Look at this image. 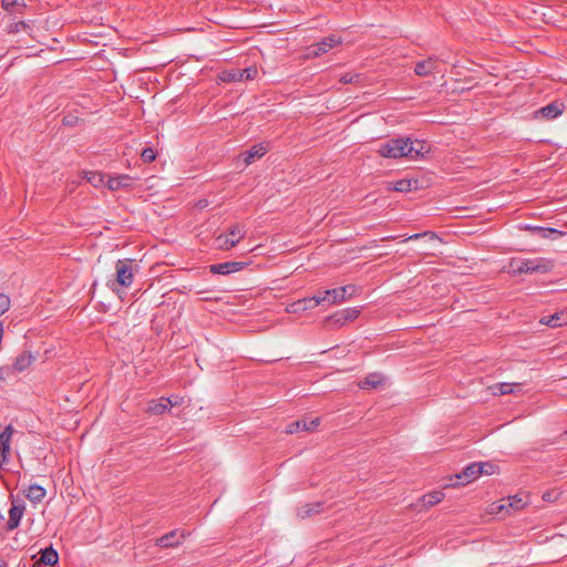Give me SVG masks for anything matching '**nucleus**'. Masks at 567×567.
Listing matches in <instances>:
<instances>
[{"instance_id": "nucleus-1", "label": "nucleus", "mask_w": 567, "mask_h": 567, "mask_svg": "<svg viewBox=\"0 0 567 567\" xmlns=\"http://www.w3.org/2000/svg\"><path fill=\"white\" fill-rule=\"evenodd\" d=\"M375 152L384 158L399 159L405 157L415 159L422 156L426 150L423 141L396 137L379 144Z\"/></svg>"}, {"instance_id": "nucleus-2", "label": "nucleus", "mask_w": 567, "mask_h": 567, "mask_svg": "<svg viewBox=\"0 0 567 567\" xmlns=\"http://www.w3.org/2000/svg\"><path fill=\"white\" fill-rule=\"evenodd\" d=\"M509 271L513 275L546 274L551 270L553 262L546 258L520 259L513 258L509 261Z\"/></svg>"}, {"instance_id": "nucleus-3", "label": "nucleus", "mask_w": 567, "mask_h": 567, "mask_svg": "<svg viewBox=\"0 0 567 567\" xmlns=\"http://www.w3.org/2000/svg\"><path fill=\"white\" fill-rule=\"evenodd\" d=\"M246 235L243 226L233 225L227 233L219 235L216 238V247L221 250H230L235 247Z\"/></svg>"}, {"instance_id": "nucleus-4", "label": "nucleus", "mask_w": 567, "mask_h": 567, "mask_svg": "<svg viewBox=\"0 0 567 567\" xmlns=\"http://www.w3.org/2000/svg\"><path fill=\"white\" fill-rule=\"evenodd\" d=\"M357 292L354 285H347L339 288L328 289L319 292V301H328L330 303H339L348 300Z\"/></svg>"}, {"instance_id": "nucleus-5", "label": "nucleus", "mask_w": 567, "mask_h": 567, "mask_svg": "<svg viewBox=\"0 0 567 567\" xmlns=\"http://www.w3.org/2000/svg\"><path fill=\"white\" fill-rule=\"evenodd\" d=\"M34 357L29 351H23L17 355L11 367L0 368V379L9 377L10 373H20L27 370L32 362Z\"/></svg>"}, {"instance_id": "nucleus-6", "label": "nucleus", "mask_w": 567, "mask_h": 567, "mask_svg": "<svg viewBox=\"0 0 567 567\" xmlns=\"http://www.w3.org/2000/svg\"><path fill=\"white\" fill-rule=\"evenodd\" d=\"M258 71L256 66H248L246 69L225 70L220 73L219 79L223 82H241L244 80H252L256 78Z\"/></svg>"}, {"instance_id": "nucleus-7", "label": "nucleus", "mask_w": 567, "mask_h": 567, "mask_svg": "<svg viewBox=\"0 0 567 567\" xmlns=\"http://www.w3.org/2000/svg\"><path fill=\"white\" fill-rule=\"evenodd\" d=\"M481 475L482 467L480 464L477 462L471 463L462 472L455 475L456 482L453 485H466L477 480Z\"/></svg>"}, {"instance_id": "nucleus-8", "label": "nucleus", "mask_w": 567, "mask_h": 567, "mask_svg": "<svg viewBox=\"0 0 567 567\" xmlns=\"http://www.w3.org/2000/svg\"><path fill=\"white\" fill-rule=\"evenodd\" d=\"M177 404V401L173 402L168 398H161L159 400H152L147 403V408L144 410V414L162 415L169 411V409Z\"/></svg>"}, {"instance_id": "nucleus-9", "label": "nucleus", "mask_w": 567, "mask_h": 567, "mask_svg": "<svg viewBox=\"0 0 567 567\" xmlns=\"http://www.w3.org/2000/svg\"><path fill=\"white\" fill-rule=\"evenodd\" d=\"M248 264L244 261H226L209 266V271L216 275H230L246 268Z\"/></svg>"}, {"instance_id": "nucleus-10", "label": "nucleus", "mask_w": 567, "mask_h": 567, "mask_svg": "<svg viewBox=\"0 0 567 567\" xmlns=\"http://www.w3.org/2000/svg\"><path fill=\"white\" fill-rule=\"evenodd\" d=\"M133 282V272L131 266H128L126 262L118 261L116 264V280L112 284L120 285L122 287H130Z\"/></svg>"}, {"instance_id": "nucleus-11", "label": "nucleus", "mask_w": 567, "mask_h": 567, "mask_svg": "<svg viewBox=\"0 0 567 567\" xmlns=\"http://www.w3.org/2000/svg\"><path fill=\"white\" fill-rule=\"evenodd\" d=\"M185 538V533L179 529L172 530L164 536L156 539L155 546L159 547H175L178 546Z\"/></svg>"}, {"instance_id": "nucleus-12", "label": "nucleus", "mask_w": 567, "mask_h": 567, "mask_svg": "<svg viewBox=\"0 0 567 567\" xmlns=\"http://www.w3.org/2000/svg\"><path fill=\"white\" fill-rule=\"evenodd\" d=\"M25 506L20 502H12L11 507L9 509V519L7 522V528L9 530H13L20 524V520L23 516Z\"/></svg>"}, {"instance_id": "nucleus-13", "label": "nucleus", "mask_w": 567, "mask_h": 567, "mask_svg": "<svg viewBox=\"0 0 567 567\" xmlns=\"http://www.w3.org/2000/svg\"><path fill=\"white\" fill-rule=\"evenodd\" d=\"M414 72L419 76H427L433 73H437L439 63L434 58H429L426 60L420 61L415 64Z\"/></svg>"}, {"instance_id": "nucleus-14", "label": "nucleus", "mask_w": 567, "mask_h": 567, "mask_svg": "<svg viewBox=\"0 0 567 567\" xmlns=\"http://www.w3.org/2000/svg\"><path fill=\"white\" fill-rule=\"evenodd\" d=\"M565 110V104L559 101H554L546 106L539 109L537 111V114H539L542 117L546 120H554L563 114Z\"/></svg>"}, {"instance_id": "nucleus-15", "label": "nucleus", "mask_w": 567, "mask_h": 567, "mask_svg": "<svg viewBox=\"0 0 567 567\" xmlns=\"http://www.w3.org/2000/svg\"><path fill=\"white\" fill-rule=\"evenodd\" d=\"M524 228L540 238L555 239L563 236V231L551 227L526 225Z\"/></svg>"}, {"instance_id": "nucleus-16", "label": "nucleus", "mask_w": 567, "mask_h": 567, "mask_svg": "<svg viewBox=\"0 0 567 567\" xmlns=\"http://www.w3.org/2000/svg\"><path fill=\"white\" fill-rule=\"evenodd\" d=\"M540 323L551 328L567 326V309L543 317Z\"/></svg>"}, {"instance_id": "nucleus-17", "label": "nucleus", "mask_w": 567, "mask_h": 567, "mask_svg": "<svg viewBox=\"0 0 567 567\" xmlns=\"http://www.w3.org/2000/svg\"><path fill=\"white\" fill-rule=\"evenodd\" d=\"M318 425H319V419L318 417L317 419H312L310 421L298 420V421H295V422L290 423L287 426L286 432L289 433V434H292V433L299 432V431H312Z\"/></svg>"}, {"instance_id": "nucleus-18", "label": "nucleus", "mask_w": 567, "mask_h": 567, "mask_svg": "<svg viewBox=\"0 0 567 567\" xmlns=\"http://www.w3.org/2000/svg\"><path fill=\"white\" fill-rule=\"evenodd\" d=\"M322 508H323V503H321V502L305 504L297 508V516L301 519H305V518H308L316 514L321 513Z\"/></svg>"}, {"instance_id": "nucleus-19", "label": "nucleus", "mask_w": 567, "mask_h": 567, "mask_svg": "<svg viewBox=\"0 0 567 567\" xmlns=\"http://www.w3.org/2000/svg\"><path fill=\"white\" fill-rule=\"evenodd\" d=\"M133 184V178L128 175H120L116 177H107L106 186L111 190H118L122 188H128Z\"/></svg>"}, {"instance_id": "nucleus-20", "label": "nucleus", "mask_w": 567, "mask_h": 567, "mask_svg": "<svg viewBox=\"0 0 567 567\" xmlns=\"http://www.w3.org/2000/svg\"><path fill=\"white\" fill-rule=\"evenodd\" d=\"M338 43H340V40L338 38L327 37L321 42H318L311 47V53L316 56L321 55L326 53L329 49L336 47Z\"/></svg>"}, {"instance_id": "nucleus-21", "label": "nucleus", "mask_w": 567, "mask_h": 567, "mask_svg": "<svg viewBox=\"0 0 567 567\" xmlns=\"http://www.w3.org/2000/svg\"><path fill=\"white\" fill-rule=\"evenodd\" d=\"M268 148L267 146L262 144L254 145L250 150L246 151L241 154L244 162L249 165L251 164L256 158L262 157L267 153Z\"/></svg>"}, {"instance_id": "nucleus-22", "label": "nucleus", "mask_w": 567, "mask_h": 567, "mask_svg": "<svg viewBox=\"0 0 567 567\" xmlns=\"http://www.w3.org/2000/svg\"><path fill=\"white\" fill-rule=\"evenodd\" d=\"M319 293L313 296V297H308V298H303V299H300L296 302L292 303V308H293V311H299V310H308V309H313L316 308L317 306H319L320 303H322V301H319Z\"/></svg>"}, {"instance_id": "nucleus-23", "label": "nucleus", "mask_w": 567, "mask_h": 567, "mask_svg": "<svg viewBox=\"0 0 567 567\" xmlns=\"http://www.w3.org/2000/svg\"><path fill=\"white\" fill-rule=\"evenodd\" d=\"M40 558L35 561V564H43L47 566H53L58 563L59 556L56 550H54L52 547H48L40 551Z\"/></svg>"}, {"instance_id": "nucleus-24", "label": "nucleus", "mask_w": 567, "mask_h": 567, "mask_svg": "<svg viewBox=\"0 0 567 567\" xmlns=\"http://www.w3.org/2000/svg\"><path fill=\"white\" fill-rule=\"evenodd\" d=\"M383 377L380 373H370L362 381L359 382L361 389H374L382 384Z\"/></svg>"}, {"instance_id": "nucleus-25", "label": "nucleus", "mask_w": 567, "mask_h": 567, "mask_svg": "<svg viewBox=\"0 0 567 567\" xmlns=\"http://www.w3.org/2000/svg\"><path fill=\"white\" fill-rule=\"evenodd\" d=\"M45 489L37 484L30 485L27 491V498L30 499L33 503H39L45 497Z\"/></svg>"}, {"instance_id": "nucleus-26", "label": "nucleus", "mask_w": 567, "mask_h": 567, "mask_svg": "<svg viewBox=\"0 0 567 567\" xmlns=\"http://www.w3.org/2000/svg\"><path fill=\"white\" fill-rule=\"evenodd\" d=\"M416 185H417L416 181L403 178V179H399V181L394 182L392 189H394L395 192H400V193H408V192H411L412 189H416V187H417Z\"/></svg>"}, {"instance_id": "nucleus-27", "label": "nucleus", "mask_w": 567, "mask_h": 567, "mask_svg": "<svg viewBox=\"0 0 567 567\" xmlns=\"http://www.w3.org/2000/svg\"><path fill=\"white\" fill-rule=\"evenodd\" d=\"M107 177L109 176H106L100 172H87L85 174L86 181L94 187H100L102 185H106Z\"/></svg>"}, {"instance_id": "nucleus-28", "label": "nucleus", "mask_w": 567, "mask_h": 567, "mask_svg": "<svg viewBox=\"0 0 567 567\" xmlns=\"http://www.w3.org/2000/svg\"><path fill=\"white\" fill-rule=\"evenodd\" d=\"M527 504V496H523L522 494L508 496V506H512L513 512L525 508Z\"/></svg>"}, {"instance_id": "nucleus-29", "label": "nucleus", "mask_w": 567, "mask_h": 567, "mask_svg": "<svg viewBox=\"0 0 567 567\" xmlns=\"http://www.w3.org/2000/svg\"><path fill=\"white\" fill-rule=\"evenodd\" d=\"M443 498H444L443 492L434 491V492L427 493L423 496V504L429 507L434 506V505L439 504L440 502H442Z\"/></svg>"}, {"instance_id": "nucleus-30", "label": "nucleus", "mask_w": 567, "mask_h": 567, "mask_svg": "<svg viewBox=\"0 0 567 567\" xmlns=\"http://www.w3.org/2000/svg\"><path fill=\"white\" fill-rule=\"evenodd\" d=\"M10 444L9 442L0 440V467L9 461Z\"/></svg>"}, {"instance_id": "nucleus-31", "label": "nucleus", "mask_w": 567, "mask_h": 567, "mask_svg": "<svg viewBox=\"0 0 567 567\" xmlns=\"http://www.w3.org/2000/svg\"><path fill=\"white\" fill-rule=\"evenodd\" d=\"M327 323L333 327H342L347 322L344 320V315L341 311H338L327 318Z\"/></svg>"}, {"instance_id": "nucleus-32", "label": "nucleus", "mask_w": 567, "mask_h": 567, "mask_svg": "<svg viewBox=\"0 0 567 567\" xmlns=\"http://www.w3.org/2000/svg\"><path fill=\"white\" fill-rule=\"evenodd\" d=\"M341 312L344 315L346 322L353 321L360 315V311L355 308H347V309L341 310Z\"/></svg>"}, {"instance_id": "nucleus-33", "label": "nucleus", "mask_w": 567, "mask_h": 567, "mask_svg": "<svg viewBox=\"0 0 567 567\" xmlns=\"http://www.w3.org/2000/svg\"><path fill=\"white\" fill-rule=\"evenodd\" d=\"M515 386H520L519 383H499L497 384L501 394H509L514 392Z\"/></svg>"}, {"instance_id": "nucleus-34", "label": "nucleus", "mask_w": 567, "mask_h": 567, "mask_svg": "<svg viewBox=\"0 0 567 567\" xmlns=\"http://www.w3.org/2000/svg\"><path fill=\"white\" fill-rule=\"evenodd\" d=\"M158 184H159V181L156 179L154 176H150V177L145 178L144 192L156 189L159 186Z\"/></svg>"}, {"instance_id": "nucleus-35", "label": "nucleus", "mask_w": 567, "mask_h": 567, "mask_svg": "<svg viewBox=\"0 0 567 567\" xmlns=\"http://www.w3.org/2000/svg\"><path fill=\"white\" fill-rule=\"evenodd\" d=\"M10 308V298L0 293V316L3 315Z\"/></svg>"}, {"instance_id": "nucleus-36", "label": "nucleus", "mask_w": 567, "mask_h": 567, "mask_svg": "<svg viewBox=\"0 0 567 567\" xmlns=\"http://www.w3.org/2000/svg\"><path fill=\"white\" fill-rule=\"evenodd\" d=\"M13 432H14V429L12 425L6 426L3 432L0 433V440L11 443Z\"/></svg>"}, {"instance_id": "nucleus-37", "label": "nucleus", "mask_w": 567, "mask_h": 567, "mask_svg": "<svg viewBox=\"0 0 567 567\" xmlns=\"http://www.w3.org/2000/svg\"><path fill=\"white\" fill-rule=\"evenodd\" d=\"M359 78L360 75L358 73H346L340 78V82L343 84L354 83Z\"/></svg>"}, {"instance_id": "nucleus-38", "label": "nucleus", "mask_w": 567, "mask_h": 567, "mask_svg": "<svg viewBox=\"0 0 567 567\" xmlns=\"http://www.w3.org/2000/svg\"><path fill=\"white\" fill-rule=\"evenodd\" d=\"M478 464L482 467V475L483 474L492 475L495 473L496 466L494 464H492L489 462H481Z\"/></svg>"}, {"instance_id": "nucleus-39", "label": "nucleus", "mask_w": 567, "mask_h": 567, "mask_svg": "<svg viewBox=\"0 0 567 567\" xmlns=\"http://www.w3.org/2000/svg\"><path fill=\"white\" fill-rule=\"evenodd\" d=\"M156 154L152 147H144V163L153 162L156 158Z\"/></svg>"}, {"instance_id": "nucleus-40", "label": "nucleus", "mask_w": 567, "mask_h": 567, "mask_svg": "<svg viewBox=\"0 0 567 567\" xmlns=\"http://www.w3.org/2000/svg\"><path fill=\"white\" fill-rule=\"evenodd\" d=\"M504 509V504H499V502L492 503L489 505V514H502Z\"/></svg>"}, {"instance_id": "nucleus-41", "label": "nucleus", "mask_w": 567, "mask_h": 567, "mask_svg": "<svg viewBox=\"0 0 567 567\" xmlns=\"http://www.w3.org/2000/svg\"><path fill=\"white\" fill-rule=\"evenodd\" d=\"M499 504H504L503 513L505 515H511L512 513H514L513 509H512V506H508V497L501 499Z\"/></svg>"}, {"instance_id": "nucleus-42", "label": "nucleus", "mask_w": 567, "mask_h": 567, "mask_svg": "<svg viewBox=\"0 0 567 567\" xmlns=\"http://www.w3.org/2000/svg\"><path fill=\"white\" fill-rule=\"evenodd\" d=\"M427 235H431V237H434V234H433V233H427V231H425V233H423V234H414V235L410 236V237L408 238V240H415V239H419V238H421V237H423V236H427Z\"/></svg>"}, {"instance_id": "nucleus-43", "label": "nucleus", "mask_w": 567, "mask_h": 567, "mask_svg": "<svg viewBox=\"0 0 567 567\" xmlns=\"http://www.w3.org/2000/svg\"><path fill=\"white\" fill-rule=\"evenodd\" d=\"M18 0H2L3 7H11L17 4Z\"/></svg>"}, {"instance_id": "nucleus-44", "label": "nucleus", "mask_w": 567, "mask_h": 567, "mask_svg": "<svg viewBox=\"0 0 567 567\" xmlns=\"http://www.w3.org/2000/svg\"><path fill=\"white\" fill-rule=\"evenodd\" d=\"M130 310H135V311H137V310H138V307H137L135 303H132V305L130 306Z\"/></svg>"}, {"instance_id": "nucleus-45", "label": "nucleus", "mask_w": 567, "mask_h": 567, "mask_svg": "<svg viewBox=\"0 0 567 567\" xmlns=\"http://www.w3.org/2000/svg\"><path fill=\"white\" fill-rule=\"evenodd\" d=\"M156 193H158V190H157V189H156L155 192H153V193H150V194H148V196H153V195H155Z\"/></svg>"}]
</instances>
